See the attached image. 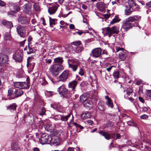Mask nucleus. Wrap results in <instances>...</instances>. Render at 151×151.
<instances>
[{
  "instance_id": "nucleus-1",
  "label": "nucleus",
  "mask_w": 151,
  "mask_h": 151,
  "mask_svg": "<svg viewBox=\"0 0 151 151\" xmlns=\"http://www.w3.org/2000/svg\"><path fill=\"white\" fill-rule=\"evenodd\" d=\"M63 69L64 68L62 65L57 64L51 65L49 69L50 72L54 76L58 75L60 71Z\"/></svg>"
},
{
  "instance_id": "nucleus-2",
  "label": "nucleus",
  "mask_w": 151,
  "mask_h": 151,
  "mask_svg": "<svg viewBox=\"0 0 151 151\" xmlns=\"http://www.w3.org/2000/svg\"><path fill=\"white\" fill-rule=\"evenodd\" d=\"M102 33H104V30H106V35L109 36L110 37L113 34L119 33V31L118 28L115 26H113L111 28L107 27L105 28H103Z\"/></svg>"
},
{
  "instance_id": "nucleus-3",
  "label": "nucleus",
  "mask_w": 151,
  "mask_h": 151,
  "mask_svg": "<svg viewBox=\"0 0 151 151\" xmlns=\"http://www.w3.org/2000/svg\"><path fill=\"white\" fill-rule=\"evenodd\" d=\"M52 140L51 136L45 133L42 134L40 140V143L42 144H49Z\"/></svg>"
},
{
  "instance_id": "nucleus-4",
  "label": "nucleus",
  "mask_w": 151,
  "mask_h": 151,
  "mask_svg": "<svg viewBox=\"0 0 151 151\" xmlns=\"http://www.w3.org/2000/svg\"><path fill=\"white\" fill-rule=\"evenodd\" d=\"M14 85V87L16 88H20L21 89H27L29 88L30 86V84L28 82H15Z\"/></svg>"
},
{
  "instance_id": "nucleus-5",
  "label": "nucleus",
  "mask_w": 151,
  "mask_h": 151,
  "mask_svg": "<svg viewBox=\"0 0 151 151\" xmlns=\"http://www.w3.org/2000/svg\"><path fill=\"white\" fill-rule=\"evenodd\" d=\"M115 48L116 52L121 51L119 54V58L121 60H124L127 55L126 50H124V48L120 47H116Z\"/></svg>"
},
{
  "instance_id": "nucleus-6",
  "label": "nucleus",
  "mask_w": 151,
  "mask_h": 151,
  "mask_svg": "<svg viewBox=\"0 0 151 151\" xmlns=\"http://www.w3.org/2000/svg\"><path fill=\"white\" fill-rule=\"evenodd\" d=\"M102 49L100 47H98L93 49L91 51V55L94 58H100L102 54Z\"/></svg>"
},
{
  "instance_id": "nucleus-7",
  "label": "nucleus",
  "mask_w": 151,
  "mask_h": 151,
  "mask_svg": "<svg viewBox=\"0 0 151 151\" xmlns=\"http://www.w3.org/2000/svg\"><path fill=\"white\" fill-rule=\"evenodd\" d=\"M134 26H135L134 24L130 22H128L124 20L123 22L122 25L121 30L123 32H126Z\"/></svg>"
},
{
  "instance_id": "nucleus-8",
  "label": "nucleus",
  "mask_w": 151,
  "mask_h": 151,
  "mask_svg": "<svg viewBox=\"0 0 151 151\" xmlns=\"http://www.w3.org/2000/svg\"><path fill=\"white\" fill-rule=\"evenodd\" d=\"M58 91L61 96L63 97H67L68 93V90L64 85H63L59 87L58 89Z\"/></svg>"
},
{
  "instance_id": "nucleus-9",
  "label": "nucleus",
  "mask_w": 151,
  "mask_h": 151,
  "mask_svg": "<svg viewBox=\"0 0 151 151\" xmlns=\"http://www.w3.org/2000/svg\"><path fill=\"white\" fill-rule=\"evenodd\" d=\"M69 75V72L68 70H64L59 76V81L64 82L67 80Z\"/></svg>"
},
{
  "instance_id": "nucleus-10",
  "label": "nucleus",
  "mask_w": 151,
  "mask_h": 151,
  "mask_svg": "<svg viewBox=\"0 0 151 151\" xmlns=\"http://www.w3.org/2000/svg\"><path fill=\"white\" fill-rule=\"evenodd\" d=\"M22 54L20 50H17L13 55V58L16 61L21 62L22 60Z\"/></svg>"
},
{
  "instance_id": "nucleus-11",
  "label": "nucleus",
  "mask_w": 151,
  "mask_h": 151,
  "mask_svg": "<svg viewBox=\"0 0 151 151\" xmlns=\"http://www.w3.org/2000/svg\"><path fill=\"white\" fill-rule=\"evenodd\" d=\"M17 30L18 34L21 37H24L25 34V30L23 26L19 25L17 28Z\"/></svg>"
},
{
  "instance_id": "nucleus-12",
  "label": "nucleus",
  "mask_w": 151,
  "mask_h": 151,
  "mask_svg": "<svg viewBox=\"0 0 151 151\" xmlns=\"http://www.w3.org/2000/svg\"><path fill=\"white\" fill-rule=\"evenodd\" d=\"M58 6L55 3L52 4L48 9V12L50 15H52L55 13L58 8Z\"/></svg>"
},
{
  "instance_id": "nucleus-13",
  "label": "nucleus",
  "mask_w": 151,
  "mask_h": 151,
  "mask_svg": "<svg viewBox=\"0 0 151 151\" xmlns=\"http://www.w3.org/2000/svg\"><path fill=\"white\" fill-rule=\"evenodd\" d=\"M51 145L54 146H57L60 145V140L58 137H52L51 140Z\"/></svg>"
},
{
  "instance_id": "nucleus-14",
  "label": "nucleus",
  "mask_w": 151,
  "mask_h": 151,
  "mask_svg": "<svg viewBox=\"0 0 151 151\" xmlns=\"http://www.w3.org/2000/svg\"><path fill=\"white\" fill-rule=\"evenodd\" d=\"M8 61V57L6 55L0 54V64H7Z\"/></svg>"
},
{
  "instance_id": "nucleus-15",
  "label": "nucleus",
  "mask_w": 151,
  "mask_h": 151,
  "mask_svg": "<svg viewBox=\"0 0 151 151\" xmlns=\"http://www.w3.org/2000/svg\"><path fill=\"white\" fill-rule=\"evenodd\" d=\"M141 17L138 15H134L130 16L126 19L125 20L127 22H133L134 21H137L140 19Z\"/></svg>"
},
{
  "instance_id": "nucleus-16",
  "label": "nucleus",
  "mask_w": 151,
  "mask_h": 151,
  "mask_svg": "<svg viewBox=\"0 0 151 151\" xmlns=\"http://www.w3.org/2000/svg\"><path fill=\"white\" fill-rule=\"evenodd\" d=\"M77 84V82L73 81L70 82L68 84V87L70 90L73 91H75V89Z\"/></svg>"
},
{
  "instance_id": "nucleus-17",
  "label": "nucleus",
  "mask_w": 151,
  "mask_h": 151,
  "mask_svg": "<svg viewBox=\"0 0 151 151\" xmlns=\"http://www.w3.org/2000/svg\"><path fill=\"white\" fill-rule=\"evenodd\" d=\"M105 99L106 100V104L109 107L113 108V103L111 99L108 96H104Z\"/></svg>"
},
{
  "instance_id": "nucleus-18",
  "label": "nucleus",
  "mask_w": 151,
  "mask_h": 151,
  "mask_svg": "<svg viewBox=\"0 0 151 151\" xmlns=\"http://www.w3.org/2000/svg\"><path fill=\"white\" fill-rule=\"evenodd\" d=\"M14 88H9L8 90L7 99H14L15 97L14 93H13Z\"/></svg>"
},
{
  "instance_id": "nucleus-19",
  "label": "nucleus",
  "mask_w": 151,
  "mask_h": 151,
  "mask_svg": "<svg viewBox=\"0 0 151 151\" xmlns=\"http://www.w3.org/2000/svg\"><path fill=\"white\" fill-rule=\"evenodd\" d=\"M24 12L26 14H28L31 12V6L28 4H26L23 6Z\"/></svg>"
},
{
  "instance_id": "nucleus-20",
  "label": "nucleus",
  "mask_w": 151,
  "mask_h": 151,
  "mask_svg": "<svg viewBox=\"0 0 151 151\" xmlns=\"http://www.w3.org/2000/svg\"><path fill=\"white\" fill-rule=\"evenodd\" d=\"M99 133L107 140L111 138V135L106 132L102 130L100 131Z\"/></svg>"
},
{
  "instance_id": "nucleus-21",
  "label": "nucleus",
  "mask_w": 151,
  "mask_h": 151,
  "mask_svg": "<svg viewBox=\"0 0 151 151\" xmlns=\"http://www.w3.org/2000/svg\"><path fill=\"white\" fill-rule=\"evenodd\" d=\"M23 93V92L22 90L20 88H19L15 90L14 94L15 96L18 97L21 96Z\"/></svg>"
},
{
  "instance_id": "nucleus-22",
  "label": "nucleus",
  "mask_w": 151,
  "mask_h": 151,
  "mask_svg": "<svg viewBox=\"0 0 151 151\" xmlns=\"http://www.w3.org/2000/svg\"><path fill=\"white\" fill-rule=\"evenodd\" d=\"M90 113L88 111L85 112L82 114L81 115V117L83 119L90 118L91 116Z\"/></svg>"
},
{
  "instance_id": "nucleus-23",
  "label": "nucleus",
  "mask_w": 151,
  "mask_h": 151,
  "mask_svg": "<svg viewBox=\"0 0 151 151\" xmlns=\"http://www.w3.org/2000/svg\"><path fill=\"white\" fill-rule=\"evenodd\" d=\"M72 114L71 113H70L66 116H61L59 115L58 117H59V119H60L62 121H67L68 119L70 116Z\"/></svg>"
},
{
  "instance_id": "nucleus-24",
  "label": "nucleus",
  "mask_w": 151,
  "mask_h": 151,
  "mask_svg": "<svg viewBox=\"0 0 151 151\" xmlns=\"http://www.w3.org/2000/svg\"><path fill=\"white\" fill-rule=\"evenodd\" d=\"M29 20V19L24 17H20L19 19V22L22 24H25L27 23Z\"/></svg>"
},
{
  "instance_id": "nucleus-25",
  "label": "nucleus",
  "mask_w": 151,
  "mask_h": 151,
  "mask_svg": "<svg viewBox=\"0 0 151 151\" xmlns=\"http://www.w3.org/2000/svg\"><path fill=\"white\" fill-rule=\"evenodd\" d=\"M2 24L6 26L7 27L9 28H11L13 26L12 23L11 22L7 21L6 20H3L2 22Z\"/></svg>"
},
{
  "instance_id": "nucleus-26",
  "label": "nucleus",
  "mask_w": 151,
  "mask_h": 151,
  "mask_svg": "<svg viewBox=\"0 0 151 151\" xmlns=\"http://www.w3.org/2000/svg\"><path fill=\"white\" fill-rule=\"evenodd\" d=\"M17 107V106L15 103H13L7 106L6 108L7 110L10 111H15L16 110Z\"/></svg>"
},
{
  "instance_id": "nucleus-27",
  "label": "nucleus",
  "mask_w": 151,
  "mask_h": 151,
  "mask_svg": "<svg viewBox=\"0 0 151 151\" xmlns=\"http://www.w3.org/2000/svg\"><path fill=\"white\" fill-rule=\"evenodd\" d=\"M105 6V4L103 2L99 3L97 5L98 8L101 12L104 11Z\"/></svg>"
},
{
  "instance_id": "nucleus-28",
  "label": "nucleus",
  "mask_w": 151,
  "mask_h": 151,
  "mask_svg": "<svg viewBox=\"0 0 151 151\" xmlns=\"http://www.w3.org/2000/svg\"><path fill=\"white\" fill-rule=\"evenodd\" d=\"M132 12L130 6L127 7L124 10V14L126 16H129L131 14Z\"/></svg>"
},
{
  "instance_id": "nucleus-29",
  "label": "nucleus",
  "mask_w": 151,
  "mask_h": 151,
  "mask_svg": "<svg viewBox=\"0 0 151 151\" xmlns=\"http://www.w3.org/2000/svg\"><path fill=\"white\" fill-rule=\"evenodd\" d=\"M88 97V95L86 93H83L80 96V101L81 102L83 103L87 100Z\"/></svg>"
},
{
  "instance_id": "nucleus-30",
  "label": "nucleus",
  "mask_w": 151,
  "mask_h": 151,
  "mask_svg": "<svg viewBox=\"0 0 151 151\" xmlns=\"http://www.w3.org/2000/svg\"><path fill=\"white\" fill-rule=\"evenodd\" d=\"M132 4H133L132 5L130 6L131 9H132V11L133 12L138 10L139 9L138 6L133 1H132Z\"/></svg>"
},
{
  "instance_id": "nucleus-31",
  "label": "nucleus",
  "mask_w": 151,
  "mask_h": 151,
  "mask_svg": "<svg viewBox=\"0 0 151 151\" xmlns=\"http://www.w3.org/2000/svg\"><path fill=\"white\" fill-rule=\"evenodd\" d=\"M104 103L103 101H100L98 104V109L100 111H103L104 110Z\"/></svg>"
},
{
  "instance_id": "nucleus-32",
  "label": "nucleus",
  "mask_w": 151,
  "mask_h": 151,
  "mask_svg": "<svg viewBox=\"0 0 151 151\" xmlns=\"http://www.w3.org/2000/svg\"><path fill=\"white\" fill-rule=\"evenodd\" d=\"M63 62V58L60 57L56 58L54 59V63H58V64L61 65Z\"/></svg>"
},
{
  "instance_id": "nucleus-33",
  "label": "nucleus",
  "mask_w": 151,
  "mask_h": 151,
  "mask_svg": "<svg viewBox=\"0 0 151 151\" xmlns=\"http://www.w3.org/2000/svg\"><path fill=\"white\" fill-rule=\"evenodd\" d=\"M69 68H71L73 71H76L78 67V65L76 64H73L68 63Z\"/></svg>"
},
{
  "instance_id": "nucleus-34",
  "label": "nucleus",
  "mask_w": 151,
  "mask_h": 151,
  "mask_svg": "<svg viewBox=\"0 0 151 151\" xmlns=\"http://www.w3.org/2000/svg\"><path fill=\"white\" fill-rule=\"evenodd\" d=\"M39 83L42 86H45L47 84V82L43 78H40L39 79Z\"/></svg>"
},
{
  "instance_id": "nucleus-35",
  "label": "nucleus",
  "mask_w": 151,
  "mask_h": 151,
  "mask_svg": "<svg viewBox=\"0 0 151 151\" xmlns=\"http://www.w3.org/2000/svg\"><path fill=\"white\" fill-rule=\"evenodd\" d=\"M73 124L76 126V127L77 129V132H80V130L82 129L83 128V127L80 124H78L76 122H73Z\"/></svg>"
},
{
  "instance_id": "nucleus-36",
  "label": "nucleus",
  "mask_w": 151,
  "mask_h": 151,
  "mask_svg": "<svg viewBox=\"0 0 151 151\" xmlns=\"http://www.w3.org/2000/svg\"><path fill=\"white\" fill-rule=\"evenodd\" d=\"M19 148V146L17 143H13L11 145V148L12 150L16 151Z\"/></svg>"
},
{
  "instance_id": "nucleus-37",
  "label": "nucleus",
  "mask_w": 151,
  "mask_h": 151,
  "mask_svg": "<svg viewBox=\"0 0 151 151\" xmlns=\"http://www.w3.org/2000/svg\"><path fill=\"white\" fill-rule=\"evenodd\" d=\"M12 38L9 32L6 33L4 36V39L5 40H11Z\"/></svg>"
},
{
  "instance_id": "nucleus-38",
  "label": "nucleus",
  "mask_w": 151,
  "mask_h": 151,
  "mask_svg": "<svg viewBox=\"0 0 151 151\" xmlns=\"http://www.w3.org/2000/svg\"><path fill=\"white\" fill-rule=\"evenodd\" d=\"M120 20V19H119L118 17L116 15L115 16L114 18L110 22V23L111 24H113L115 23L119 22Z\"/></svg>"
},
{
  "instance_id": "nucleus-39",
  "label": "nucleus",
  "mask_w": 151,
  "mask_h": 151,
  "mask_svg": "<svg viewBox=\"0 0 151 151\" xmlns=\"http://www.w3.org/2000/svg\"><path fill=\"white\" fill-rule=\"evenodd\" d=\"M86 102L83 104L84 106L86 108L90 107L92 104V102L88 100L86 101Z\"/></svg>"
},
{
  "instance_id": "nucleus-40",
  "label": "nucleus",
  "mask_w": 151,
  "mask_h": 151,
  "mask_svg": "<svg viewBox=\"0 0 151 151\" xmlns=\"http://www.w3.org/2000/svg\"><path fill=\"white\" fill-rule=\"evenodd\" d=\"M45 128L46 130L50 132H51L53 130L52 125L49 124H47Z\"/></svg>"
},
{
  "instance_id": "nucleus-41",
  "label": "nucleus",
  "mask_w": 151,
  "mask_h": 151,
  "mask_svg": "<svg viewBox=\"0 0 151 151\" xmlns=\"http://www.w3.org/2000/svg\"><path fill=\"white\" fill-rule=\"evenodd\" d=\"M82 45L76 47V48L75 52L77 53L81 52L83 50Z\"/></svg>"
},
{
  "instance_id": "nucleus-42",
  "label": "nucleus",
  "mask_w": 151,
  "mask_h": 151,
  "mask_svg": "<svg viewBox=\"0 0 151 151\" xmlns=\"http://www.w3.org/2000/svg\"><path fill=\"white\" fill-rule=\"evenodd\" d=\"M119 71L116 70L114 71L113 73V76L115 79H117L119 78Z\"/></svg>"
},
{
  "instance_id": "nucleus-43",
  "label": "nucleus",
  "mask_w": 151,
  "mask_h": 151,
  "mask_svg": "<svg viewBox=\"0 0 151 151\" xmlns=\"http://www.w3.org/2000/svg\"><path fill=\"white\" fill-rule=\"evenodd\" d=\"M127 123L128 125L130 126H134L135 127H137V124L133 121H128Z\"/></svg>"
},
{
  "instance_id": "nucleus-44",
  "label": "nucleus",
  "mask_w": 151,
  "mask_h": 151,
  "mask_svg": "<svg viewBox=\"0 0 151 151\" xmlns=\"http://www.w3.org/2000/svg\"><path fill=\"white\" fill-rule=\"evenodd\" d=\"M33 6L34 9L36 11H40V7L38 3H34Z\"/></svg>"
},
{
  "instance_id": "nucleus-45",
  "label": "nucleus",
  "mask_w": 151,
  "mask_h": 151,
  "mask_svg": "<svg viewBox=\"0 0 151 151\" xmlns=\"http://www.w3.org/2000/svg\"><path fill=\"white\" fill-rule=\"evenodd\" d=\"M71 45H74L76 46L77 47L82 45L81 44V42L79 41L73 42L71 43Z\"/></svg>"
},
{
  "instance_id": "nucleus-46",
  "label": "nucleus",
  "mask_w": 151,
  "mask_h": 151,
  "mask_svg": "<svg viewBox=\"0 0 151 151\" xmlns=\"http://www.w3.org/2000/svg\"><path fill=\"white\" fill-rule=\"evenodd\" d=\"M76 30H78L79 31L76 32H75L76 33L79 35H81L83 33H88V31H83V30H79L78 29H76Z\"/></svg>"
},
{
  "instance_id": "nucleus-47",
  "label": "nucleus",
  "mask_w": 151,
  "mask_h": 151,
  "mask_svg": "<svg viewBox=\"0 0 151 151\" xmlns=\"http://www.w3.org/2000/svg\"><path fill=\"white\" fill-rule=\"evenodd\" d=\"M128 96H130L132 92V90L130 88H127L126 90Z\"/></svg>"
},
{
  "instance_id": "nucleus-48",
  "label": "nucleus",
  "mask_w": 151,
  "mask_h": 151,
  "mask_svg": "<svg viewBox=\"0 0 151 151\" xmlns=\"http://www.w3.org/2000/svg\"><path fill=\"white\" fill-rule=\"evenodd\" d=\"M28 45V51L27 52V53L28 54H30L33 52V50L32 48L29 47V45Z\"/></svg>"
},
{
  "instance_id": "nucleus-49",
  "label": "nucleus",
  "mask_w": 151,
  "mask_h": 151,
  "mask_svg": "<svg viewBox=\"0 0 151 151\" xmlns=\"http://www.w3.org/2000/svg\"><path fill=\"white\" fill-rule=\"evenodd\" d=\"M46 112V110L45 108L42 107L41 110V111L39 113V114L40 115H43L45 114Z\"/></svg>"
},
{
  "instance_id": "nucleus-50",
  "label": "nucleus",
  "mask_w": 151,
  "mask_h": 151,
  "mask_svg": "<svg viewBox=\"0 0 151 151\" xmlns=\"http://www.w3.org/2000/svg\"><path fill=\"white\" fill-rule=\"evenodd\" d=\"M35 66V63H32L31 64H30L29 63L27 62V66L28 67L31 68L32 69H33Z\"/></svg>"
},
{
  "instance_id": "nucleus-51",
  "label": "nucleus",
  "mask_w": 151,
  "mask_h": 151,
  "mask_svg": "<svg viewBox=\"0 0 151 151\" xmlns=\"http://www.w3.org/2000/svg\"><path fill=\"white\" fill-rule=\"evenodd\" d=\"M140 118L142 119H147L148 118V116L146 114H144L140 116Z\"/></svg>"
},
{
  "instance_id": "nucleus-52",
  "label": "nucleus",
  "mask_w": 151,
  "mask_h": 151,
  "mask_svg": "<svg viewBox=\"0 0 151 151\" xmlns=\"http://www.w3.org/2000/svg\"><path fill=\"white\" fill-rule=\"evenodd\" d=\"M49 22L50 25L53 24L55 23V19H52L50 17H49Z\"/></svg>"
},
{
  "instance_id": "nucleus-53",
  "label": "nucleus",
  "mask_w": 151,
  "mask_h": 151,
  "mask_svg": "<svg viewBox=\"0 0 151 151\" xmlns=\"http://www.w3.org/2000/svg\"><path fill=\"white\" fill-rule=\"evenodd\" d=\"M78 73L80 75L82 76L84 75V71L81 68H80L79 72H78Z\"/></svg>"
},
{
  "instance_id": "nucleus-54",
  "label": "nucleus",
  "mask_w": 151,
  "mask_h": 151,
  "mask_svg": "<svg viewBox=\"0 0 151 151\" xmlns=\"http://www.w3.org/2000/svg\"><path fill=\"white\" fill-rule=\"evenodd\" d=\"M67 47L69 49L70 51H73L74 50L73 47L72 45H69L67 46Z\"/></svg>"
},
{
  "instance_id": "nucleus-55",
  "label": "nucleus",
  "mask_w": 151,
  "mask_h": 151,
  "mask_svg": "<svg viewBox=\"0 0 151 151\" xmlns=\"http://www.w3.org/2000/svg\"><path fill=\"white\" fill-rule=\"evenodd\" d=\"M15 9H16L15 10H14V12H17L19 11L20 10V8L19 6H16L15 7Z\"/></svg>"
},
{
  "instance_id": "nucleus-56",
  "label": "nucleus",
  "mask_w": 151,
  "mask_h": 151,
  "mask_svg": "<svg viewBox=\"0 0 151 151\" xmlns=\"http://www.w3.org/2000/svg\"><path fill=\"white\" fill-rule=\"evenodd\" d=\"M32 40V38L31 36H29L28 37L27 40V41L28 42V45H29V44H31V42Z\"/></svg>"
},
{
  "instance_id": "nucleus-57",
  "label": "nucleus",
  "mask_w": 151,
  "mask_h": 151,
  "mask_svg": "<svg viewBox=\"0 0 151 151\" xmlns=\"http://www.w3.org/2000/svg\"><path fill=\"white\" fill-rule=\"evenodd\" d=\"M146 93L148 96L151 97V90H147Z\"/></svg>"
},
{
  "instance_id": "nucleus-58",
  "label": "nucleus",
  "mask_w": 151,
  "mask_h": 151,
  "mask_svg": "<svg viewBox=\"0 0 151 151\" xmlns=\"http://www.w3.org/2000/svg\"><path fill=\"white\" fill-rule=\"evenodd\" d=\"M102 54H105L106 55H107L106 57L107 58L109 57V56L108 55V53L107 51L105 50H104L103 51V52H102Z\"/></svg>"
},
{
  "instance_id": "nucleus-59",
  "label": "nucleus",
  "mask_w": 151,
  "mask_h": 151,
  "mask_svg": "<svg viewBox=\"0 0 151 151\" xmlns=\"http://www.w3.org/2000/svg\"><path fill=\"white\" fill-rule=\"evenodd\" d=\"M55 93L53 92L49 91H47V94L49 96H51L55 94Z\"/></svg>"
},
{
  "instance_id": "nucleus-60",
  "label": "nucleus",
  "mask_w": 151,
  "mask_h": 151,
  "mask_svg": "<svg viewBox=\"0 0 151 151\" xmlns=\"http://www.w3.org/2000/svg\"><path fill=\"white\" fill-rule=\"evenodd\" d=\"M113 67H114V66L113 65L107 68H106V70L110 72L111 69Z\"/></svg>"
},
{
  "instance_id": "nucleus-61",
  "label": "nucleus",
  "mask_w": 151,
  "mask_h": 151,
  "mask_svg": "<svg viewBox=\"0 0 151 151\" xmlns=\"http://www.w3.org/2000/svg\"><path fill=\"white\" fill-rule=\"evenodd\" d=\"M69 28L70 29H74L75 28V27L74 24H70L69 25Z\"/></svg>"
},
{
  "instance_id": "nucleus-62",
  "label": "nucleus",
  "mask_w": 151,
  "mask_h": 151,
  "mask_svg": "<svg viewBox=\"0 0 151 151\" xmlns=\"http://www.w3.org/2000/svg\"><path fill=\"white\" fill-rule=\"evenodd\" d=\"M6 4L2 1L0 0V5L1 6H5Z\"/></svg>"
},
{
  "instance_id": "nucleus-63",
  "label": "nucleus",
  "mask_w": 151,
  "mask_h": 151,
  "mask_svg": "<svg viewBox=\"0 0 151 151\" xmlns=\"http://www.w3.org/2000/svg\"><path fill=\"white\" fill-rule=\"evenodd\" d=\"M138 99L139 100L141 101L142 103H144L145 101V100L143 99L141 97L139 96L138 97Z\"/></svg>"
},
{
  "instance_id": "nucleus-64",
  "label": "nucleus",
  "mask_w": 151,
  "mask_h": 151,
  "mask_svg": "<svg viewBox=\"0 0 151 151\" xmlns=\"http://www.w3.org/2000/svg\"><path fill=\"white\" fill-rule=\"evenodd\" d=\"M67 151H74V150L73 148L69 147L68 148Z\"/></svg>"
}]
</instances>
